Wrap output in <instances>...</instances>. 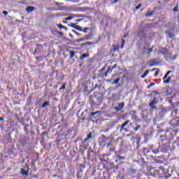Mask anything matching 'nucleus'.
Wrapping results in <instances>:
<instances>
[{"label":"nucleus","mask_w":179,"mask_h":179,"mask_svg":"<svg viewBox=\"0 0 179 179\" xmlns=\"http://www.w3.org/2000/svg\"><path fill=\"white\" fill-rule=\"evenodd\" d=\"M69 26H70V27H73V29H76V30H79V31H82V28L80 27V26L76 24L70 23Z\"/></svg>","instance_id":"1"},{"label":"nucleus","mask_w":179,"mask_h":179,"mask_svg":"<svg viewBox=\"0 0 179 179\" xmlns=\"http://www.w3.org/2000/svg\"><path fill=\"white\" fill-rule=\"evenodd\" d=\"M155 104H157V101H156V98H155L153 99V101L152 102H150V107L152 110H156V106H155Z\"/></svg>","instance_id":"2"},{"label":"nucleus","mask_w":179,"mask_h":179,"mask_svg":"<svg viewBox=\"0 0 179 179\" xmlns=\"http://www.w3.org/2000/svg\"><path fill=\"white\" fill-rule=\"evenodd\" d=\"M35 9L36 8H34V6H28L26 8V11L27 12V13H31V12H34Z\"/></svg>","instance_id":"3"},{"label":"nucleus","mask_w":179,"mask_h":179,"mask_svg":"<svg viewBox=\"0 0 179 179\" xmlns=\"http://www.w3.org/2000/svg\"><path fill=\"white\" fill-rule=\"evenodd\" d=\"M21 174H22V176H29V169H27V170L24 169H22Z\"/></svg>","instance_id":"4"},{"label":"nucleus","mask_w":179,"mask_h":179,"mask_svg":"<svg viewBox=\"0 0 179 179\" xmlns=\"http://www.w3.org/2000/svg\"><path fill=\"white\" fill-rule=\"evenodd\" d=\"M117 111H121L124 108V103H119L118 107L115 108Z\"/></svg>","instance_id":"5"},{"label":"nucleus","mask_w":179,"mask_h":179,"mask_svg":"<svg viewBox=\"0 0 179 179\" xmlns=\"http://www.w3.org/2000/svg\"><path fill=\"white\" fill-rule=\"evenodd\" d=\"M152 51H153V48H144V54H149V52H152Z\"/></svg>","instance_id":"6"},{"label":"nucleus","mask_w":179,"mask_h":179,"mask_svg":"<svg viewBox=\"0 0 179 179\" xmlns=\"http://www.w3.org/2000/svg\"><path fill=\"white\" fill-rule=\"evenodd\" d=\"M128 124H129V120H127L124 123H123L121 127L120 131H122V129H124V128H125V127H127V125H128Z\"/></svg>","instance_id":"7"},{"label":"nucleus","mask_w":179,"mask_h":179,"mask_svg":"<svg viewBox=\"0 0 179 179\" xmlns=\"http://www.w3.org/2000/svg\"><path fill=\"white\" fill-rule=\"evenodd\" d=\"M83 40H92V35H87L83 38Z\"/></svg>","instance_id":"8"},{"label":"nucleus","mask_w":179,"mask_h":179,"mask_svg":"<svg viewBox=\"0 0 179 179\" xmlns=\"http://www.w3.org/2000/svg\"><path fill=\"white\" fill-rule=\"evenodd\" d=\"M48 106H50V103L45 101V103H43L42 108H45V107H47Z\"/></svg>","instance_id":"9"},{"label":"nucleus","mask_w":179,"mask_h":179,"mask_svg":"<svg viewBox=\"0 0 179 179\" xmlns=\"http://www.w3.org/2000/svg\"><path fill=\"white\" fill-rule=\"evenodd\" d=\"M89 139H92V133H90L87 135V137L85 139V142H87V141H89Z\"/></svg>","instance_id":"10"},{"label":"nucleus","mask_w":179,"mask_h":179,"mask_svg":"<svg viewBox=\"0 0 179 179\" xmlns=\"http://www.w3.org/2000/svg\"><path fill=\"white\" fill-rule=\"evenodd\" d=\"M96 114H100V111L91 113V117H94V115H96Z\"/></svg>","instance_id":"11"},{"label":"nucleus","mask_w":179,"mask_h":179,"mask_svg":"<svg viewBox=\"0 0 179 179\" xmlns=\"http://www.w3.org/2000/svg\"><path fill=\"white\" fill-rule=\"evenodd\" d=\"M143 153L148 155V153H150V150H148V148H144Z\"/></svg>","instance_id":"12"},{"label":"nucleus","mask_w":179,"mask_h":179,"mask_svg":"<svg viewBox=\"0 0 179 179\" xmlns=\"http://www.w3.org/2000/svg\"><path fill=\"white\" fill-rule=\"evenodd\" d=\"M87 57H89V55L83 54V55H81L80 59H85V58H87Z\"/></svg>","instance_id":"13"},{"label":"nucleus","mask_w":179,"mask_h":179,"mask_svg":"<svg viewBox=\"0 0 179 179\" xmlns=\"http://www.w3.org/2000/svg\"><path fill=\"white\" fill-rule=\"evenodd\" d=\"M113 69H114V67L112 69H109L107 71L106 73L105 74V76H107V73H111L113 72Z\"/></svg>","instance_id":"14"},{"label":"nucleus","mask_w":179,"mask_h":179,"mask_svg":"<svg viewBox=\"0 0 179 179\" xmlns=\"http://www.w3.org/2000/svg\"><path fill=\"white\" fill-rule=\"evenodd\" d=\"M171 79V78L170 77H169L166 80H164V83H166V84L170 83Z\"/></svg>","instance_id":"15"},{"label":"nucleus","mask_w":179,"mask_h":179,"mask_svg":"<svg viewBox=\"0 0 179 179\" xmlns=\"http://www.w3.org/2000/svg\"><path fill=\"white\" fill-rule=\"evenodd\" d=\"M167 35L169 36V37H170V38H172V37H174V35L171 32H168Z\"/></svg>","instance_id":"16"},{"label":"nucleus","mask_w":179,"mask_h":179,"mask_svg":"<svg viewBox=\"0 0 179 179\" xmlns=\"http://www.w3.org/2000/svg\"><path fill=\"white\" fill-rule=\"evenodd\" d=\"M87 30H90V28H89V27H85V28L83 30V31L84 33H87Z\"/></svg>","instance_id":"17"},{"label":"nucleus","mask_w":179,"mask_h":179,"mask_svg":"<svg viewBox=\"0 0 179 179\" xmlns=\"http://www.w3.org/2000/svg\"><path fill=\"white\" fill-rule=\"evenodd\" d=\"M118 82H120V78L115 79L113 82L114 85H117L118 83Z\"/></svg>","instance_id":"18"},{"label":"nucleus","mask_w":179,"mask_h":179,"mask_svg":"<svg viewBox=\"0 0 179 179\" xmlns=\"http://www.w3.org/2000/svg\"><path fill=\"white\" fill-rule=\"evenodd\" d=\"M152 86H155V83H151L148 86V89H150V87H152Z\"/></svg>","instance_id":"19"},{"label":"nucleus","mask_w":179,"mask_h":179,"mask_svg":"<svg viewBox=\"0 0 179 179\" xmlns=\"http://www.w3.org/2000/svg\"><path fill=\"white\" fill-rule=\"evenodd\" d=\"M124 44H125V41L122 40V45H121V49L122 50V48H124Z\"/></svg>","instance_id":"20"},{"label":"nucleus","mask_w":179,"mask_h":179,"mask_svg":"<svg viewBox=\"0 0 179 179\" xmlns=\"http://www.w3.org/2000/svg\"><path fill=\"white\" fill-rule=\"evenodd\" d=\"M72 19H73V17H69L65 18V20L69 21V20H72Z\"/></svg>","instance_id":"21"},{"label":"nucleus","mask_w":179,"mask_h":179,"mask_svg":"<svg viewBox=\"0 0 179 179\" xmlns=\"http://www.w3.org/2000/svg\"><path fill=\"white\" fill-rule=\"evenodd\" d=\"M139 128H141V125L136 124V127L134 128V131H138L139 129Z\"/></svg>","instance_id":"22"},{"label":"nucleus","mask_w":179,"mask_h":179,"mask_svg":"<svg viewBox=\"0 0 179 179\" xmlns=\"http://www.w3.org/2000/svg\"><path fill=\"white\" fill-rule=\"evenodd\" d=\"M141 6H142V4H138V5L136 7V10H138V9H141Z\"/></svg>","instance_id":"23"},{"label":"nucleus","mask_w":179,"mask_h":179,"mask_svg":"<svg viewBox=\"0 0 179 179\" xmlns=\"http://www.w3.org/2000/svg\"><path fill=\"white\" fill-rule=\"evenodd\" d=\"M149 72H150V71H149V70L145 71V72L144 73V75L145 76H148V75H149Z\"/></svg>","instance_id":"24"},{"label":"nucleus","mask_w":179,"mask_h":179,"mask_svg":"<svg viewBox=\"0 0 179 179\" xmlns=\"http://www.w3.org/2000/svg\"><path fill=\"white\" fill-rule=\"evenodd\" d=\"M64 25H62V24H57V27H59V29H64Z\"/></svg>","instance_id":"25"},{"label":"nucleus","mask_w":179,"mask_h":179,"mask_svg":"<svg viewBox=\"0 0 179 179\" xmlns=\"http://www.w3.org/2000/svg\"><path fill=\"white\" fill-rule=\"evenodd\" d=\"M65 89V83L62 85V87L60 88V90H64Z\"/></svg>","instance_id":"26"},{"label":"nucleus","mask_w":179,"mask_h":179,"mask_svg":"<svg viewBox=\"0 0 179 179\" xmlns=\"http://www.w3.org/2000/svg\"><path fill=\"white\" fill-rule=\"evenodd\" d=\"M159 70H157L156 72H155V76H157L159 75Z\"/></svg>","instance_id":"27"},{"label":"nucleus","mask_w":179,"mask_h":179,"mask_svg":"<svg viewBox=\"0 0 179 179\" xmlns=\"http://www.w3.org/2000/svg\"><path fill=\"white\" fill-rule=\"evenodd\" d=\"M178 8H177V7H175L173 8V12H178Z\"/></svg>","instance_id":"28"},{"label":"nucleus","mask_w":179,"mask_h":179,"mask_svg":"<svg viewBox=\"0 0 179 179\" xmlns=\"http://www.w3.org/2000/svg\"><path fill=\"white\" fill-rule=\"evenodd\" d=\"M3 14H4L5 16L8 15V11H3Z\"/></svg>","instance_id":"29"},{"label":"nucleus","mask_w":179,"mask_h":179,"mask_svg":"<svg viewBox=\"0 0 179 179\" xmlns=\"http://www.w3.org/2000/svg\"><path fill=\"white\" fill-rule=\"evenodd\" d=\"M73 55H75V52H71V57H73Z\"/></svg>","instance_id":"30"},{"label":"nucleus","mask_w":179,"mask_h":179,"mask_svg":"<svg viewBox=\"0 0 179 179\" xmlns=\"http://www.w3.org/2000/svg\"><path fill=\"white\" fill-rule=\"evenodd\" d=\"M142 79H145V78H146V76L145 74H143V76H141Z\"/></svg>","instance_id":"31"},{"label":"nucleus","mask_w":179,"mask_h":179,"mask_svg":"<svg viewBox=\"0 0 179 179\" xmlns=\"http://www.w3.org/2000/svg\"><path fill=\"white\" fill-rule=\"evenodd\" d=\"M63 29H64V30H66V31H68V28L65 26L63 27Z\"/></svg>","instance_id":"32"},{"label":"nucleus","mask_w":179,"mask_h":179,"mask_svg":"<svg viewBox=\"0 0 179 179\" xmlns=\"http://www.w3.org/2000/svg\"><path fill=\"white\" fill-rule=\"evenodd\" d=\"M168 75H170V73H171V71H167V73H166Z\"/></svg>","instance_id":"33"},{"label":"nucleus","mask_w":179,"mask_h":179,"mask_svg":"<svg viewBox=\"0 0 179 179\" xmlns=\"http://www.w3.org/2000/svg\"><path fill=\"white\" fill-rule=\"evenodd\" d=\"M74 33H76V34H78V36L80 35L78 33L76 32V31L73 30Z\"/></svg>","instance_id":"34"},{"label":"nucleus","mask_w":179,"mask_h":179,"mask_svg":"<svg viewBox=\"0 0 179 179\" xmlns=\"http://www.w3.org/2000/svg\"><path fill=\"white\" fill-rule=\"evenodd\" d=\"M87 44L92 45V44H93V43H92V42H88Z\"/></svg>","instance_id":"35"},{"label":"nucleus","mask_w":179,"mask_h":179,"mask_svg":"<svg viewBox=\"0 0 179 179\" xmlns=\"http://www.w3.org/2000/svg\"><path fill=\"white\" fill-rule=\"evenodd\" d=\"M162 79H163V80H166V79H167V78H166V76H164V78Z\"/></svg>","instance_id":"36"},{"label":"nucleus","mask_w":179,"mask_h":179,"mask_svg":"<svg viewBox=\"0 0 179 179\" xmlns=\"http://www.w3.org/2000/svg\"><path fill=\"white\" fill-rule=\"evenodd\" d=\"M0 121H3V117H0Z\"/></svg>","instance_id":"37"},{"label":"nucleus","mask_w":179,"mask_h":179,"mask_svg":"<svg viewBox=\"0 0 179 179\" xmlns=\"http://www.w3.org/2000/svg\"><path fill=\"white\" fill-rule=\"evenodd\" d=\"M166 78H167V77L169 76V75L167 73L165 74Z\"/></svg>","instance_id":"38"},{"label":"nucleus","mask_w":179,"mask_h":179,"mask_svg":"<svg viewBox=\"0 0 179 179\" xmlns=\"http://www.w3.org/2000/svg\"><path fill=\"white\" fill-rule=\"evenodd\" d=\"M158 69H152V72H153V71H157Z\"/></svg>","instance_id":"39"},{"label":"nucleus","mask_w":179,"mask_h":179,"mask_svg":"<svg viewBox=\"0 0 179 179\" xmlns=\"http://www.w3.org/2000/svg\"><path fill=\"white\" fill-rule=\"evenodd\" d=\"M147 16H152V14H147Z\"/></svg>","instance_id":"40"},{"label":"nucleus","mask_w":179,"mask_h":179,"mask_svg":"<svg viewBox=\"0 0 179 179\" xmlns=\"http://www.w3.org/2000/svg\"><path fill=\"white\" fill-rule=\"evenodd\" d=\"M103 137L104 138V139H107V137H106V136H103Z\"/></svg>","instance_id":"41"},{"label":"nucleus","mask_w":179,"mask_h":179,"mask_svg":"<svg viewBox=\"0 0 179 179\" xmlns=\"http://www.w3.org/2000/svg\"><path fill=\"white\" fill-rule=\"evenodd\" d=\"M114 2H118V0H114Z\"/></svg>","instance_id":"42"},{"label":"nucleus","mask_w":179,"mask_h":179,"mask_svg":"<svg viewBox=\"0 0 179 179\" xmlns=\"http://www.w3.org/2000/svg\"><path fill=\"white\" fill-rule=\"evenodd\" d=\"M108 146H110V143L108 144Z\"/></svg>","instance_id":"43"},{"label":"nucleus","mask_w":179,"mask_h":179,"mask_svg":"<svg viewBox=\"0 0 179 179\" xmlns=\"http://www.w3.org/2000/svg\"><path fill=\"white\" fill-rule=\"evenodd\" d=\"M63 23H66V22H63Z\"/></svg>","instance_id":"44"},{"label":"nucleus","mask_w":179,"mask_h":179,"mask_svg":"<svg viewBox=\"0 0 179 179\" xmlns=\"http://www.w3.org/2000/svg\"><path fill=\"white\" fill-rule=\"evenodd\" d=\"M59 34H62V32H59Z\"/></svg>","instance_id":"45"}]
</instances>
